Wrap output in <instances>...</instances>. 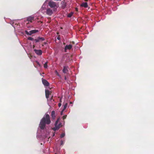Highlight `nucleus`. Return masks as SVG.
<instances>
[{"mask_svg":"<svg viewBox=\"0 0 154 154\" xmlns=\"http://www.w3.org/2000/svg\"><path fill=\"white\" fill-rule=\"evenodd\" d=\"M50 122L49 116L48 114L46 113L41 120L39 127L41 129H44L46 124H49Z\"/></svg>","mask_w":154,"mask_h":154,"instance_id":"obj_1","label":"nucleus"},{"mask_svg":"<svg viewBox=\"0 0 154 154\" xmlns=\"http://www.w3.org/2000/svg\"><path fill=\"white\" fill-rule=\"evenodd\" d=\"M49 6L51 8H53V11H55L59 7L58 5L52 1H50L48 3Z\"/></svg>","mask_w":154,"mask_h":154,"instance_id":"obj_2","label":"nucleus"},{"mask_svg":"<svg viewBox=\"0 0 154 154\" xmlns=\"http://www.w3.org/2000/svg\"><path fill=\"white\" fill-rule=\"evenodd\" d=\"M48 0H46L45 2L42 5L41 8L40 9V11L44 14H45V10L47 9V6L46 5V3L48 2Z\"/></svg>","mask_w":154,"mask_h":154,"instance_id":"obj_3","label":"nucleus"},{"mask_svg":"<svg viewBox=\"0 0 154 154\" xmlns=\"http://www.w3.org/2000/svg\"><path fill=\"white\" fill-rule=\"evenodd\" d=\"M59 120H60V119L59 118L57 119L55 125V127L53 128V129L54 131H56L58 130L59 128L60 127V126L61 125V124L60 123L59 124L57 125L59 121Z\"/></svg>","mask_w":154,"mask_h":154,"instance_id":"obj_4","label":"nucleus"},{"mask_svg":"<svg viewBox=\"0 0 154 154\" xmlns=\"http://www.w3.org/2000/svg\"><path fill=\"white\" fill-rule=\"evenodd\" d=\"M38 32V30H36V29H34L33 30L31 31H30L29 32H28V31L26 30L25 31V32L26 33L27 35H31L32 34L36 33V32Z\"/></svg>","mask_w":154,"mask_h":154,"instance_id":"obj_5","label":"nucleus"},{"mask_svg":"<svg viewBox=\"0 0 154 154\" xmlns=\"http://www.w3.org/2000/svg\"><path fill=\"white\" fill-rule=\"evenodd\" d=\"M54 11L53 10L50 8H48L46 9L45 14L49 16H51L53 14Z\"/></svg>","mask_w":154,"mask_h":154,"instance_id":"obj_6","label":"nucleus"},{"mask_svg":"<svg viewBox=\"0 0 154 154\" xmlns=\"http://www.w3.org/2000/svg\"><path fill=\"white\" fill-rule=\"evenodd\" d=\"M72 45L71 44L66 45L64 48V51L65 52H67V50L71 49L72 48Z\"/></svg>","mask_w":154,"mask_h":154,"instance_id":"obj_7","label":"nucleus"},{"mask_svg":"<svg viewBox=\"0 0 154 154\" xmlns=\"http://www.w3.org/2000/svg\"><path fill=\"white\" fill-rule=\"evenodd\" d=\"M42 82L43 84L45 86H48L49 85V84L46 80L43 79H42Z\"/></svg>","mask_w":154,"mask_h":154,"instance_id":"obj_8","label":"nucleus"},{"mask_svg":"<svg viewBox=\"0 0 154 154\" xmlns=\"http://www.w3.org/2000/svg\"><path fill=\"white\" fill-rule=\"evenodd\" d=\"M34 17L33 16H30L27 17V20L28 22H32L34 20Z\"/></svg>","mask_w":154,"mask_h":154,"instance_id":"obj_9","label":"nucleus"},{"mask_svg":"<svg viewBox=\"0 0 154 154\" xmlns=\"http://www.w3.org/2000/svg\"><path fill=\"white\" fill-rule=\"evenodd\" d=\"M34 51L35 53L38 55H41L42 54V51L41 50L34 49Z\"/></svg>","mask_w":154,"mask_h":154,"instance_id":"obj_10","label":"nucleus"},{"mask_svg":"<svg viewBox=\"0 0 154 154\" xmlns=\"http://www.w3.org/2000/svg\"><path fill=\"white\" fill-rule=\"evenodd\" d=\"M45 96L48 99L50 94V91L48 90H45Z\"/></svg>","mask_w":154,"mask_h":154,"instance_id":"obj_11","label":"nucleus"},{"mask_svg":"<svg viewBox=\"0 0 154 154\" xmlns=\"http://www.w3.org/2000/svg\"><path fill=\"white\" fill-rule=\"evenodd\" d=\"M63 72L64 73H66L68 72L67 67L64 66L63 69Z\"/></svg>","mask_w":154,"mask_h":154,"instance_id":"obj_12","label":"nucleus"},{"mask_svg":"<svg viewBox=\"0 0 154 154\" xmlns=\"http://www.w3.org/2000/svg\"><path fill=\"white\" fill-rule=\"evenodd\" d=\"M82 7H84L85 8H87L88 6V4L87 2L82 3L81 5Z\"/></svg>","mask_w":154,"mask_h":154,"instance_id":"obj_13","label":"nucleus"},{"mask_svg":"<svg viewBox=\"0 0 154 154\" xmlns=\"http://www.w3.org/2000/svg\"><path fill=\"white\" fill-rule=\"evenodd\" d=\"M51 116L53 119H54L55 118V111H52Z\"/></svg>","mask_w":154,"mask_h":154,"instance_id":"obj_14","label":"nucleus"},{"mask_svg":"<svg viewBox=\"0 0 154 154\" xmlns=\"http://www.w3.org/2000/svg\"><path fill=\"white\" fill-rule=\"evenodd\" d=\"M68 104L67 103H65L63 105H64V108L63 109V111H64L65 109L67 108V106Z\"/></svg>","mask_w":154,"mask_h":154,"instance_id":"obj_15","label":"nucleus"},{"mask_svg":"<svg viewBox=\"0 0 154 154\" xmlns=\"http://www.w3.org/2000/svg\"><path fill=\"white\" fill-rule=\"evenodd\" d=\"M62 7L63 8H65L66 5V3L64 2H62Z\"/></svg>","mask_w":154,"mask_h":154,"instance_id":"obj_16","label":"nucleus"},{"mask_svg":"<svg viewBox=\"0 0 154 154\" xmlns=\"http://www.w3.org/2000/svg\"><path fill=\"white\" fill-rule=\"evenodd\" d=\"M73 14V12H71L70 13L68 14L67 15V17H71L72 15Z\"/></svg>","mask_w":154,"mask_h":154,"instance_id":"obj_17","label":"nucleus"},{"mask_svg":"<svg viewBox=\"0 0 154 154\" xmlns=\"http://www.w3.org/2000/svg\"><path fill=\"white\" fill-rule=\"evenodd\" d=\"M44 67L45 68H48V64H47V62H46L44 64Z\"/></svg>","mask_w":154,"mask_h":154,"instance_id":"obj_18","label":"nucleus"},{"mask_svg":"<svg viewBox=\"0 0 154 154\" xmlns=\"http://www.w3.org/2000/svg\"><path fill=\"white\" fill-rule=\"evenodd\" d=\"M65 135V133H63L61 134V135L60 136V137L61 138H63V137H64Z\"/></svg>","mask_w":154,"mask_h":154,"instance_id":"obj_19","label":"nucleus"},{"mask_svg":"<svg viewBox=\"0 0 154 154\" xmlns=\"http://www.w3.org/2000/svg\"><path fill=\"white\" fill-rule=\"evenodd\" d=\"M39 39L40 41H43L45 40L44 38L43 37H39Z\"/></svg>","mask_w":154,"mask_h":154,"instance_id":"obj_20","label":"nucleus"},{"mask_svg":"<svg viewBox=\"0 0 154 154\" xmlns=\"http://www.w3.org/2000/svg\"><path fill=\"white\" fill-rule=\"evenodd\" d=\"M35 42H39L40 41L39 39V38L38 37L37 39H35Z\"/></svg>","mask_w":154,"mask_h":154,"instance_id":"obj_21","label":"nucleus"},{"mask_svg":"<svg viewBox=\"0 0 154 154\" xmlns=\"http://www.w3.org/2000/svg\"><path fill=\"white\" fill-rule=\"evenodd\" d=\"M28 39L32 41L33 40V38L32 37H29L28 38Z\"/></svg>","mask_w":154,"mask_h":154,"instance_id":"obj_22","label":"nucleus"},{"mask_svg":"<svg viewBox=\"0 0 154 154\" xmlns=\"http://www.w3.org/2000/svg\"><path fill=\"white\" fill-rule=\"evenodd\" d=\"M60 142H61L60 145H63L64 144V142H63V141L62 140H61Z\"/></svg>","mask_w":154,"mask_h":154,"instance_id":"obj_23","label":"nucleus"},{"mask_svg":"<svg viewBox=\"0 0 154 154\" xmlns=\"http://www.w3.org/2000/svg\"><path fill=\"white\" fill-rule=\"evenodd\" d=\"M36 63L39 66H40V64H39V62L38 61H36Z\"/></svg>","mask_w":154,"mask_h":154,"instance_id":"obj_24","label":"nucleus"},{"mask_svg":"<svg viewBox=\"0 0 154 154\" xmlns=\"http://www.w3.org/2000/svg\"><path fill=\"white\" fill-rule=\"evenodd\" d=\"M66 116H67L66 115H65L64 116H63V119H65L66 118Z\"/></svg>","mask_w":154,"mask_h":154,"instance_id":"obj_25","label":"nucleus"},{"mask_svg":"<svg viewBox=\"0 0 154 154\" xmlns=\"http://www.w3.org/2000/svg\"><path fill=\"white\" fill-rule=\"evenodd\" d=\"M61 105V103H59L58 104V106L59 107H60Z\"/></svg>","mask_w":154,"mask_h":154,"instance_id":"obj_26","label":"nucleus"},{"mask_svg":"<svg viewBox=\"0 0 154 154\" xmlns=\"http://www.w3.org/2000/svg\"><path fill=\"white\" fill-rule=\"evenodd\" d=\"M64 111H63V110H62V111H61V115H62L63 114V112Z\"/></svg>","mask_w":154,"mask_h":154,"instance_id":"obj_27","label":"nucleus"},{"mask_svg":"<svg viewBox=\"0 0 154 154\" xmlns=\"http://www.w3.org/2000/svg\"><path fill=\"white\" fill-rule=\"evenodd\" d=\"M60 37H57V39L59 40H60Z\"/></svg>","mask_w":154,"mask_h":154,"instance_id":"obj_28","label":"nucleus"},{"mask_svg":"<svg viewBox=\"0 0 154 154\" xmlns=\"http://www.w3.org/2000/svg\"><path fill=\"white\" fill-rule=\"evenodd\" d=\"M75 10L76 11H78V8H76Z\"/></svg>","mask_w":154,"mask_h":154,"instance_id":"obj_29","label":"nucleus"},{"mask_svg":"<svg viewBox=\"0 0 154 154\" xmlns=\"http://www.w3.org/2000/svg\"><path fill=\"white\" fill-rule=\"evenodd\" d=\"M65 80L66 79V77H65Z\"/></svg>","mask_w":154,"mask_h":154,"instance_id":"obj_30","label":"nucleus"},{"mask_svg":"<svg viewBox=\"0 0 154 154\" xmlns=\"http://www.w3.org/2000/svg\"><path fill=\"white\" fill-rule=\"evenodd\" d=\"M54 135H55V134H53V136H54Z\"/></svg>","mask_w":154,"mask_h":154,"instance_id":"obj_31","label":"nucleus"},{"mask_svg":"<svg viewBox=\"0 0 154 154\" xmlns=\"http://www.w3.org/2000/svg\"><path fill=\"white\" fill-rule=\"evenodd\" d=\"M50 100H51V101H52V98H51Z\"/></svg>","mask_w":154,"mask_h":154,"instance_id":"obj_32","label":"nucleus"},{"mask_svg":"<svg viewBox=\"0 0 154 154\" xmlns=\"http://www.w3.org/2000/svg\"><path fill=\"white\" fill-rule=\"evenodd\" d=\"M85 0V1H88V0Z\"/></svg>","mask_w":154,"mask_h":154,"instance_id":"obj_33","label":"nucleus"},{"mask_svg":"<svg viewBox=\"0 0 154 154\" xmlns=\"http://www.w3.org/2000/svg\"><path fill=\"white\" fill-rule=\"evenodd\" d=\"M48 136H46V137H47Z\"/></svg>","mask_w":154,"mask_h":154,"instance_id":"obj_34","label":"nucleus"},{"mask_svg":"<svg viewBox=\"0 0 154 154\" xmlns=\"http://www.w3.org/2000/svg\"><path fill=\"white\" fill-rule=\"evenodd\" d=\"M70 103L71 104V103H72V102H70Z\"/></svg>","mask_w":154,"mask_h":154,"instance_id":"obj_35","label":"nucleus"},{"mask_svg":"<svg viewBox=\"0 0 154 154\" xmlns=\"http://www.w3.org/2000/svg\"><path fill=\"white\" fill-rule=\"evenodd\" d=\"M55 154H57L56 153H55Z\"/></svg>","mask_w":154,"mask_h":154,"instance_id":"obj_36","label":"nucleus"}]
</instances>
